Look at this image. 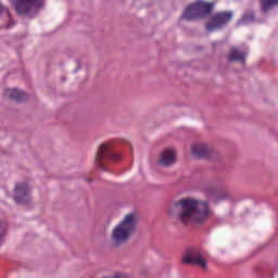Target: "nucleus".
Wrapping results in <instances>:
<instances>
[{"label":"nucleus","mask_w":278,"mask_h":278,"mask_svg":"<svg viewBox=\"0 0 278 278\" xmlns=\"http://www.w3.org/2000/svg\"><path fill=\"white\" fill-rule=\"evenodd\" d=\"M4 97H7V99H11L12 101H17L18 103L27 101V99H29L27 93L18 89H5Z\"/></svg>","instance_id":"nucleus-12"},{"label":"nucleus","mask_w":278,"mask_h":278,"mask_svg":"<svg viewBox=\"0 0 278 278\" xmlns=\"http://www.w3.org/2000/svg\"><path fill=\"white\" fill-rule=\"evenodd\" d=\"M176 162L177 151L173 148H166L160 152L156 164L163 168H170V166H175Z\"/></svg>","instance_id":"nucleus-8"},{"label":"nucleus","mask_w":278,"mask_h":278,"mask_svg":"<svg viewBox=\"0 0 278 278\" xmlns=\"http://www.w3.org/2000/svg\"><path fill=\"white\" fill-rule=\"evenodd\" d=\"M10 27H14V22H10L7 26H5V29H10Z\"/></svg>","instance_id":"nucleus-19"},{"label":"nucleus","mask_w":278,"mask_h":278,"mask_svg":"<svg viewBox=\"0 0 278 278\" xmlns=\"http://www.w3.org/2000/svg\"><path fill=\"white\" fill-rule=\"evenodd\" d=\"M121 160V154L114 150L111 143H102L99 147L97 156H96V164L98 168L105 170V165L108 162H118Z\"/></svg>","instance_id":"nucleus-6"},{"label":"nucleus","mask_w":278,"mask_h":278,"mask_svg":"<svg viewBox=\"0 0 278 278\" xmlns=\"http://www.w3.org/2000/svg\"><path fill=\"white\" fill-rule=\"evenodd\" d=\"M231 197V191L225 185L212 186L210 193V201L218 205L220 201H227Z\"/></svg>","instance_id":"nucleus-9"},{"label":"nucleus","mask_w":278,"mask_h":278,"mask_svg":"<svg viewBox=\"0 0 278 278\" xmlns=\"http://www.w3.org/2000/svg\"><path fill=\"white\" fill-rule=\"evenodd\" d=\"M7 13L10 18V9L5 8L3 4L0 3V16Z\"/></svg>","instance_id":"nucleus-18"},{"label":"nucleus","mask_w":278,"mask_h":278,"mask_svg":"<svg viewBox=\"0 0 278 278\" xmlns=\"http://www.w3.org/2000/svg\"><path fill=\"white\" fill-rule=\"evenodd\" d=\"M167 214L180 225L203 224L210 216V202L194 198H184L168 205Z\"/></svg>","instance_id":"nucleus-1"},{"label":"nucleus","mask_w":278,"mask_h":278,"mask_svg":"<svg viewBox=\"0 0 278 278\" xmlns=\"http://www.w3.org/2000/svg\"><path fill=\"white\" fill-rule=\"evenodd\" d=\"M253 21H255V13L252 10H247L238 24L244 25L247 23H253Z\"/></svg>","instance_id":"nucleus-14"},{"label":"nucleus","mask_w":278,"mask_h":278,"mask_svg":"<svg viewBox=\"0 0 278 278\" xmlns=\"http://www.w3.org/2000/svg\"><path fill=\"white\" fill-rule=\"evenodd\" d=\"M205 27L206 29H210V23H206Z\"/></svg>","instance_id":"nucleus-20"},{"label":"nucleus","mask_w":278,"mask_h":278,"mask_svg":"<svg viewBox=\"0 0 278 278\" xmlns=\"http://www.w3.org/2000/svg\"><path fill=\"white\" fill-rule=\"evenodd\" d=\"M5 231H8V223L0 222V240L5 236Z\"/></svg>","instance_id":"nucleus-17"},{"label":"nucleus","mask_w":278,"mask_h":278,"mask_svg":"<svg viewBox=\"0 0 278 278\" xmlns=\"http://www.w3.org/2000/svg\"><path fill=\"white\" fill-rule=\"evenodd\" d=\"M210 160L211 162H218L220 160V154L216 150L211 149Z\"/></svg>","instance_id":"nucleus-16"},{"label":"nucleus","mask_w":278,"mask_h":278,"mask_svg":"<svg viewBox=\"0 0 278 278\" xmlns=\"http://www.w3.org/2000/svg\"><path fill=\"white\" fill-rule=\"evenodd\" d=\"M182 264H189L190 266H198L202 270L207 269V258L205 252L201 248L192 247L186 250L182 256Z\"/></svg>","instance_id":"nucleus-7"},{"label":"nucleus","mask_w":278,"mask_h":278,"mask_svg":"<svg viewBox=\"0 0 278 278\" xmlns=\"http://www.w3.org/2000/svg\"><path fill=\"white\" fill-rule=\"evenodd\" d=\"M140 218L136 213H129L112 229L110 240L112 247L118 248L127 244L131 236L138 231Z\"/></svg>","instance_id":"nucleus-2"},{"label":"nucleus","mask_w":278,"mask_h":278,"mask_svg":"<svg viewBox=\"0 0 278 278\" xmlns=\"http://www.w3.org/2000/svg\"><path fill=\"white\" fill-rule=\"evenodd\" d=\"M247 60V52L240 51L238 48H231L228 53V61L229 62H242Z\"/></svg>","instance_id":"nucleus-13"},{"label":"nucleus","mask_w":278,"mask_h":278,"mask_svg":"<svg viewBox=\"0 0 278 278\" xmlns=\"http://www.w3.org/2000/svg\"><path fill=\"white\" fill-rule=\"evenodd\" d=\"M15 12L20 16H36L39 8H42V0H12Z\"/></svg>","instance_id":"nucleus-5"},{"label":"nucleus","mask_w":278,"mask_h":278,"mask_svg":"<svg viewBox=\"0 0 278 278\" xmlns=\"http://www.w3.org/2000/svg\"><path fill=\"white\" fill-rule=\"evenodd\" d=\"M216 2H210V31H216L227 27L233 18L232 11H222L217 13H212Z\"/></svg>","instance_id":"nucleus-4"},{"label":"nucleus","mask_w":278,"mask_h":278,"mask_svg":"<svg viewBox=\"0 0 278 278\" xmlns=\"http://www.w3.org/2000/svg\"><path fill=\"white\" fill-rule=\"evenodd\" d=\"M278 5V0H261L262 12H268L271 8Z\"/></svg>","instance_id":"nucleus-15"},{"label":"nucleus","mask_w":278,"mask_h":278,"mask_svg":"<svg viewBox=\"0 0 278 278\" xmlns=\"http://www.w3.org/2000/svg\"><path fill=\"white\" fill-rule=\"evenodd\" d=\"M210 14V2H205L203 0H198L189 4L182 15V21H201V18H205Z\"/></svg>","instance_id":"nucleus-3"},{"label":"nucleus","mask_w":278,"mask_h":278,"mask_svg":"<svg viewBox=\"0 0 278 278\" xmlns=\"http://www.w3.org/2000/svg\"><path fill=\"white\" fill-rule=\"evenodd\" d=\"M14 201L20 205H27L31 198H29V186L25 182L17 184L14 189Z\"/></svg>","instance_id":"nucleus-10"},{"label":"nucleus","mask_w":278,"mask_h":278,"mask_svg":"<svg viewBox=\"0 0 278 278\" xmlns=\"http://www.w3.org/2000/svg\"><path fill=\"white\" fill-rule=\"evenodd\" d=\"M191 155H193L195 160H207V157H210L207 143L197 142L191 144Z\"/></svg>","instance_id":"nucleus-11"}]
</instances>
